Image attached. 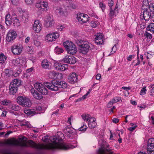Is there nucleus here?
I'll return each instance as SVG.
<instances>
[{
  "instance_id": "nucleus-1",
  "label": "nucleus",
  "mask_w": 154,
  "mask_h": 154,
  "mask_svg": "<svg viewBox=\"0 0 154 154\" xmlns=\"http://www.w3.org/2000/svg\"><path fill=\"white\" fill-rule=\"evenodd\" d=\"M52 143L44 144H37L32 140H29L27 143H22L17 140H7L5 144L10 145L20 146L21 147H30L35 148L39 150L43 149H61V138L58 136H53L49 138ZM5 143L0 142V146H4Z\"/></svg>"
},
{
  "instance_id": "nucleus-2",
  "label": "nucleus",
  "mask_w": 154,
  "mask_h": 154,
  "mask_svg": "<svg viewBox=\"0 0 154 154\" xmlns=\"http://www.w3.org/2000/svg\"><path fill=\"white\" fill-rule=\"evenodd\" d=\"M76 43L81 48L82 53L84 54H86L88 51L91 45L88 42L82 40H78L76 41Z\"/></svg>"
},
{
  "instance_id": "nucleus-3",
  "label": "nucleus",
  "mask_w": 154,
  "mask_h": 154,
  "mask_svg": "<svg viewBox=\"0 0 154 154\" xmlns=\"http://www.w3.org/2000/svg\"><path fill=\"white\" fill-rule=\"evenodd\" d=\"M63 44L68 54L74 55L77 52V48L72 42L67 41L63 42Z\"/></svg>"
},
{
  "instance_id": "nucleus-4",
  "label": "nucleus",
  "mask_w": 154,
  "mask_h": 154,
  "mask_svg": "<svg viewBox=\"0 0 154 154\" xmlns=\"http://www.w3.org/2000/svg\"><path fill=\"white\" fill-rule=\"evenodd\" d=\"M21 83L20 80L17 79L13 80L9 86V93L10 94H14L17 91V88Z\"/></svg>"
},
{
  "instance_id": "nucleus-5",
  "label": "nucleus",
  "mask_w": 154,
  "mask_h": 154,
  "mask_svg": "<svg viewBox=\"0 0 154 154\" xmlns=\"http://www.w3.org/2000/svg\"><path fill=\"white\" fill-rule=\"evenodd\" d=\"M17 102L20 105L27 107L31 106V103L29 99L23 96H20L17 98Z\"/></svg>"
},
{
  "instance_id": "nucleus-6",
  "label": "nucleus",
  "mask_w": 154,
  "mask_h": 154,
  "mask_svg": "<svg viewBox=\"0 0 154 154\" xmlns=\"http://www.w3.org/2000/svg\"><path fill=\"white\" fill-rule=\"evenodd\" d=\"M54 23V21L53 16L50 15L47 16L45 20V26L47 28L51 27Z\"/></svg>"
},
{
  "instance_id": "nucleus-7",
  "label": "nucleus",
  "mask_w": 154,
  "mask_h": 154,
  "mask_svg": "<svg viewBox=\"0 0 154 154\" xmlns=\"http://www.w3.org/2000/svg\"><path fill=\"white\" fill-rule=\"evenodd\" d=\"M34 86L36 89L43 94L47 95L48 94L47 89L42 84L39 83H36L35 84Z\"/></svg>"
},
{
  "instance_id": "nucleus-8",
  "label": "nucleus",
  "mask_w": 154,
  "mask_h": 154,
  "mask_svg": "<svg viewBox=\"0 0 154 154\" xmlns=\"http://www.w3.org/2000/svg\"><path fill=\"white\" fill-rule=\"evenodd\" d=\"M59 36V33L57 32L50 33L47 34L45 37V41L48 42L54 41Z\"/></svg>"
},
{
  "instance_id": "nucleus-9",
  "label": "nucleus",
  "mask_w": 154,
  "mask_h": 154,
  "mask_svg": "<svg viewBox=\"0 0 154 154\" xmlns=\"http://www.w3.org/2000/svg\"><path fill=\"white\" fill-rule=\"evenodd\" d=\"M109 145H106L105 147H101L98 151V154H112V149L109 147Z\"/></svg>"
},
{
  "instance_id": "nucleus-10",
  "label": "nucleus",
  "mask_w": 154,
  "mask_h": 154,
  "mask_svg": "<svg viewBox=\"0 0 154 154\" xmlns=\"http://www.w3.org/2000/svg\"><path fill=\"white\" fill-rule=\"evenodd\" d=\"M76 18L78 21L81 23H86L88 20V15L83 13H78Z\"/></svg>"
},
{
  "instance_id": "nucleus-11",
  "label": "nucleus",
  "mask_w": 154,
  "mask_h": 154,
  "mask_svg": "<svg viewBox=\"0 0 154 154\" xmlns=\"http://www.w3.org/2000/svg\"><path fill=\"white\" fill-rule=\"evenodd\" d=\"M17 34L13 30H10L8 32L6 36V40L10 42L14 40L16 38Z\"/></svg>"
},
{
  "instance_id": "nucleus-12",
  "label": "nucleus",
  "mask_w": 154,
  "mask_h": 154,
  "mask_svg": "<svg viewBox=\"0 0 154 154\" xmlns=\"http://www.w3.org/2000/svg\"><path fill=\"white\" fill-rule=\"evenodd\" d=\"M151 12L148 9H146L143 11V13L140 14V16L142 19H144L146 21H148L151 19Z\"/></svg>"
},
{
  "instance_id": "nucleus-13",
  "label": "nucleus",
  "mask_w": 154,
  "mask_h": 154,
  "mask_svg": "<svg viewBox=\"0 0 154 154\" xmlns=\"http://www.w3.org/2000/svg\"><path fill=\"white\" fill-rule=\"evenodd\" d=\"M54 66L57 70L63 71L67 69L68 68V65L66 64H62L58 62L54 63Z\"/></svg>"
},
{
  "instance_id": "nucleus-14",
  "label": "nucleus",
  "mask_w": 154,
  "mask_h": 154,
  "mask_svg": "<svg viewBox=\"0 0 154 154\" xmlns=\"http://www.w3.org/2000/svg\"><path fill=\"white\" fill-rule=\"evenodd\" d=\"M63 61L65 63L72 64L76 62V59L73 56L67 55L63 59Z\"/></svg>"
},
{
  "instance_id": "nucleus-15",
  "label": "nucleus",
  "mask_w": 154,
  "mask_h": 154,
  "mask_svg": "<svg viewBox=\"0 0 154 154\" xmlns=\"http://www.w3.org/2000/svg\"><path fill=\"white\" fill-rule=\"evenodd\" d=\"M45 85L52 91H57L59 89L58 86L56 83L54 84L53 82H47L45 84Z\"/></svg>"
},
{
  "instance_id": "nucleus-16",
  "label": "nucleus",
  "mask_w": 154,
  "mask_h": 154,
  "mask_svg": "<svg viewBox=\"0 0 154 154\" xmlns=\"http://www.w3.org/2000/svg\"><path fill=\"white\" fill-rule=\"evenodd\" d=\"M11 50L13 54L16 55H20L22 51V48L17 45L12 46Z\"/></svg>"
},
{
  "instance_id": "nucleus-17",
  "label": "nucleus",
  "mask_w": 154,
  "mask_h": 154,
  "mask_svg": "<svg viewBox=\"0 0 154 154\" xmlns=\"http://www.w3.org/2000/svg\"><path fill=\"white\" fill-rule=\"evenodd\" d=\"M42 25L38 20H35L33 26V30L37 33H38L42 29Z\"/></svg>"
},
{
  "instance_id": "nucleus-18",
  "label": "nucleus",
  "mask_w": 154,
  "mask_h": 154,
  "mask_svg": "<svg viewBox=\"0 0 154 154\" xmlns=\"http://www.w3.org/2000/svg\"><path fill=\"white\" fill-rule=\"evenodd\" d=\"M77 75L75 72L72 73L68 77V81L71 84H74L77 82Z\"/></svg>"
},
{
  "instance_id": "nucleus-19",
  "label": "nucleus",
  "mask_w": 154,
  "mask_h": 154,
  "mask_svg": "<svg viewBox=\"0 0 154 154\" xmlns=\"http://www.w3.org/2000/svg\"><path fill=\"white\" fill-rule=\"evenodd\" d=\"M30 91L33 97L36 99L40 100L43 97L42 94L38 92L37 91L35 90L33 88L31 89Z\"/></svg>"
},
{
  "instance_id": "nucleus-20",
  "label": "nucleus",
  "mask_w": 154,
  "mask_h": 154,
  "mask_svg": "<svg viewBox=\"0 0 154 154\" xmlns=\"http://www.w3.org/2000/svg\"><path fill=\"white\" fill-rule=\"evenodd\" d=\"M24 60L22 58H18L16 59H14L12 61V63L14 65L20 67L23 66L24 63Z\"/></svg>"
},
{
  "instance_id": "nucleus-21",
  "label": "nucleus",
  "mask_w": 154,
  "mask_h": 154,
  "mask_svg": "<svg viewBox=\"0 0 154 154\" xmlns=\"http://www.w3.org/2000/svg\"><path fill=\"white\" fill-rule=\"evenodd\" d=\"M103 38L102 34L98 33L96 35L95 38V43L97 45H102L104 43V41L102 39Z\"/></svg>"
},
{
  "instance_id": "nucleus-22",
  "label": "nucleus",
  "mask_w": 154,
  "mask_h": 154,
  "mask_svg": "<svg viewBox=\"0 0 154 154\" xmlns=\"http://www.w3.org/2000/svg\"><path fill=\"white\" fill-rule=\"evenodd\" d=\"M88 124L90 128H95L97 125L96 119L91 117L88 121Z\"/></svg>"
},
{
  "instance_id": "nucleus-23",
  "label": "nucleus",
  "mask_w": 154,
  "mask_h": 154,
  "mask_svg": "<svg viewBox=\"0 0 154 154\" xmlns=\"http://www.w3.org/2000/svg\"><path fill=\"white\" fill-rule=\"evenodd\" d=\"M73 129H71L69 127H66L64 130V132L67 137L70 138L72 137L73 135Z\"/></svg>"
},
{
  "instance_id": "nucleus-24",
  "label": "nucleus",
  "mask_w": 154,
  "mask_h": 154,
  "mask_svg": "<svg viewBox=\"0 0 154 154\" xmlns=\"http://www.w3.org/2000/svg\"><path fill=\"white\" fill-rule=\"evenodd\" d=\"M14 16L11 17L10 15L7 14L5 17V23L7 25L12 24V21L13 20Z\"/></svg>"
},
{
  "instance_id": "nucleus-25",
  "label": "nucleus",
  "mask_w": 154,
  "mask_h": 154,
  "mask_svg": "<svg viewBox=\"0 0 154 154\" xmlns=\"http://www.w3.org/2000/svg\"><path fill=\"white\" fill-rule=\"evenodd\" d=\"M56 84L58 86L59 88H66L67 87V84L64 81L56 82Z\"/></svg>"
},
{
  "instance_id": "nucleus-26",
  "label": "nucleus",
  "mask_w": 154,
  "mask_h": 154,
  "mask_svg": "<svg viewBox=\"0 0 154 154\" xmlns=\"http://www.w3.org/2000/svg\"><path fill=\"white\" fill-rule=\"evenodd\" d=\"M50 63L47 60H43L42 63V66L44 69H47L50 68Z\"/></svg>"
},
{
  "instance_id": "nucleus-27",
  "label": "nucleus",
  "mask_w": 154,
  "mask_h": 154,
  "mask_svg": "<svg viewBox=\"0 0 154 154\" xmlns=\"http://www.w3.org/2000/svg\"><path fill=\"white\" fill-rule=\"evenodd\" d=\"M13 20L12 21V25L14 26L15 27H17L20 25V23L18 19L16 17H14V16L13 18Z\"/></svg>"
},
{
  "instance_id": "nucleus-28",
  "label": "nucleus",
  "mask_w": 154,
  "mask_h": 154,
  "mask_svg": "<svg viewBox=\"0 0 154 154\" xmlns=\"http://www.w3.org/2000/svg\"><path fill=\"white\" fill-rule=\"evenodd\" d=\"M0 152L2 154H18L12 152L7 149H2L0 150Z\"/></svg>"
},
{
  "instance_id": "nucleus-29",
  "label": "nucleus",
  "mask_w": 154,
  "mask_h": 154,
  "mask_svg": "<svg viewBox=\"0 0 154 154\" xmlns=\"http://www.w3.org/2000/svg\"><path fill=\"white\" fill-rule=\"evenodd\" d=\"M147 30L151 32L154 33V23H151L147 27Z\"/></svg>"
},
{
  "instance_id": "nucleus-30",
  "label": "nucleus",
  "mask_w": 154,
  "mask_h": 154,
  "mask_svg": "<svg viewBox=\"0 0 154 154\" xmlns=\"http://www.w3.org/2000/svg\"><path fill=\"white\" fill-rule=\"evenodd\" d=\"M82 119L85 121L88 122L89 121L91 117L88 114H83L82 115Z\"/></svg>"
},
{
  "instance_id": "nucleus-31",
  "label": "nucleus",
  "mask_w": 154,
  "mask_h": 154,
  "mask_svg": "<svg viewBox=\"0 0 154 154\" xmlns=\"http://www.w3.org/2000/svg\"><path fill=\"white\" fill-rule=\"evenodd\" d=\"M5 72L6 75L8 77L12 76L13 75V71L12 70L6 69L5 70Z\"/></svg>"
},
{
  "instance_id": "nucleus-32",
  "label": "nucleus",
  "mask_w": 154,
  "mask_h": 154,
  "mask_svg": "<svg viewBox=\"0 0 154 154\" xmlns=\"http://www.w3.org/2000/svg\"><path fill=\"white\" fill-rule=\"evenodd\" d=\"M56 13L59 15L61 16L63 14V9L60 7L58 8H57L56 10Z\"/></svg>"
},
{
  "instance_id": "nucleus-33",
  "label": "nucleus",
  "mask_w": 154,
  "mask_h": 154,
  "mask_svg": "<svg viewBox=\"0 0 154 154\" xmlns=\"http://www.w3.org/2000/svg\"><path fill=\"white\" fill-rule=\"evenodd\" d=\"M42 1H38L35 4V7L38 8L39 10H42Z\"/></svg>"
},
{
  "instance_id": "nucleus-34",
  "label": "nucleus",
  "mask_w": 154,
  "mask_h": 154,
  "mask_svg": "<svg viewBox=\"0 0 154 154\" xmlns=\"http://www.w3.org/2000/svg\"><path fill=\"white\" fill-rule=\"evenodd\" d=\"M42 6L44 7L42 8L43 11H47L48 9V3L46 2L42 1Z\"/></svg>"
},
{
  "instance_id": "nucleus-35",
  "label": "nucleus",
  "mask_w": 154,
  "mask_h": 154,
  "mask_svg": "<svg viewBox=\"0 0 154 154\" xmlns=\"http://www.w3.org/2000/svg\"><path fill=\"white\" fill-rule=\"evenodd\" d=\"M6 60V58L4 55L2 54H0V63H3Z\"/></svg>"
},
{
  "instance_id": "nucleus-36",
  "label": "nucleus",
  "mask_w": 154,
  "mask_h": 154,
  "mask_svg": "<svg viewBox=\"0 0 154 154\" xmlns=\"http://www.w3.org/2000/svg\"><path fill=\"white\" fill-rule=\"evenodd\" d=\"M88 127L85 124V123H83V125L81 127L78 129V130L79 131H82L84 132L85 131H86Z\"/></svg>"
},
{
  "instance_id": "nucleus-37",
  "label": "nucleus",
  "mask_w": 154,
  "mask_h": 154,
  "mask_svg": "<svg viewBox=\"0 0 154 154\" xmlns=\"http://www.w3.org/2000/svg\"><path fill=\"white\" fill-rule=\"evenodd\" d=\"M147 149L148 151H151L154 150V145L147 144Z\"/></svg>"
},
{
  "instance_id": "nucleus-38",
  "label": "nucleus",
  "mask_w": 154,
  "mask_h": 154,
  "mask_svg": "<svg viewBox=\"0 0 154 154\" xmlns=\"http://www.w3.org/2000/svg\"><path fill=\"white\" fill-rule=\"evenodd\" d=\"M20 106L17 105L15 104H13L11 107V109L15 111H17L18 110L20 109Z\"/></svg>"
},
{
  "instance_id": "nucleus-39",
  "label": "nucleus",
  "mask_w": 154,
  "mask_h": 154,
  "mask_svg": "<svg viewBox=\"0 0 154 154\" xmlns=\"http://www.w3.org/2000/svg\"><path fill=\"white\" fill-rule=\"evenodd\" d=\"M110 11L109 13V17L110 18L112 19L113 17L116 16L117 12L114 10H112V8H110Z\"/></svg>"
},
{
  "instance_id": "nucleus-40",
  "label": "nucleus",
  "mask_w": 154,
  "mask_h": 154,
  "mask_svg": "<svg viewBox=\"0 0 154 154\" xmlns=\"http://www.w3.org/2000/svg\"><path fill=\"white\" fill-rule=\"evenodd\" d=\"M55 51L58 54H60L63 52V50L62 48L58 47L56 48L55 49Z\"/></svg>"
},
{
  "instance_id": "nucleus-41",
  "label": "nucleus",
  "mask_w": 154,
  "mask_h": 154,
  "mask_svg": "<svg viewBox=\"0 0 154 154\" xmlns=\"http://www.w3.org/2000/svg\"><path fill=\"white\" fill-rule=\"evenodd\" d=\"M120 100H121V98L120 97H116L111 100L114 103L119 101Z\"/></svg>"
},
{
  "instance_id": "nucleus-42",
  "label": "nucleus",
  "mask_w": 154,
  "mask_h": 154,
  "mask_svg": "<svg viewBox=\"0 0 154 154\" xmlns=\"http://www.w3.org/2000/svg\"><path fill=\"white\" fill-rule=\"evenodd\" d=\"M148 9L150 10L151 12H154V3H150L149 5V8Z\"/></svg>"
},
{
  "instance_id": "nucleus-43",
  "label": "nucleus",
  "mask_w": 154,
  "mask_h": 154,
  "mask_svg": "<svg viewBox=\"0 0 154 154\" xmlns=\"http://www.w3.org/2000/svg\"><path fill=\"white\" fill-rule=\"evenodd\" d=\"M151 0H143V5L145 6H148L149 3L151 2Z\"/></svg>"
},
{
  "instance_id": "nucleus-44",
  "label": "nucleus",
  "mask_w": 154,
  "mask_h": 154,
  "mask_svg": "<svg viewBox=\"0 0 154 154\" xmlns=\"http://www.w3.org/2000/svg\"><path fill=\"white\" fill-rule=\"evenodd\" d=\"M9 103V100H4L1 102V104L4 106H6Z\"/></svg>"
},
{
  "instance_id": "nucleus-45",
  "label": "nucleus",
  "mask_w": 154,
  "mask_h": 154,
  "mask_svg": "<svg viewBox=\"0 0 154 154\" xmlns=\"http://www.w3.org/2000/svg\"><path fill=\"white\" fill-rule=\"evenodd\" d=\"M99 6L100 8L101 9L102 11H104V10L106 8L105 5L102 2H100L99 3Z\"/></svg>"
},
{
  "instance_id": "nucleus-46",
  "label": "nucleus",
  "mask_w": 154,
  "mask_h": 154,
  "mask_svg": "<svg viewBox=\"0 0 154 154\" xmlns=\"http://www.w3.org/2000/svg\"><path fill=\"white\" fill-rule=\"evenodd\" d=\"M33 43L34 45L36 47H38L41 44L40 42L38 40H34Z\"/></svg>"
},
{
  "instance_id": "nucleus-47",
  "label": "nucleus",
  "mask_w": 154,
  "mask_h": 154,
  "mask_svg": "<svg viewBox=\"0 0 154 154\" xmlns=\"http://www.w3.org/2000/svg\"><path fill=\"white\" fill-rule=\"evenodd\" d=\"M118 45V44H115L112 47L111 53L112 54L115 53L117 50L116 46Z\"/></svg>"
},
{
  "instance_id": "nucleus-48",
  "label": "nucleus",
  "mask_w": 154,
  "mask_h": 154,
  "mask_svg": "<svg viewBox=\"0 0 154 154\" xmlns=\"http://www.w3.org/2000/svg\"><path fill=\"white\" fill-rule=\"evenodd\" d=\"M146 87H143L141 89V90L140 91V94L144 95L146 93Z\"/></svg>"
},
{
  "instance_id": "nucleus-49",
  "label": "nucleus",
  "mask_w": 154,
  "mask_h": 154,
  "mask_svg": "<svg viewBox=\"0 0 154 154\" xmlns=\"http://www.w3.org/2000/svg\"><path fill=\"white\" fill-rule=\"evenodd\" d=\"M108 4L110 8H111L114 4L113 0H108Z\"/></svg>"
},
{
  "instance_id": "nucleus-50",
  "label": "nucleus",
  "mask_w": 154,
  "mask_h": 154,
  "mask_svg": "<svg viewBox=\"0 0 154 154\" xmlns=\"http://www.w3.org/2000/svg\"><path fill=\"white\" fill-rule=\"evenodd\" d=\"M24 112L26 114H30L32 113V111L29 109H24L23 110Z\"/></svg>"
},
{
  "instance_id": "nucleus-51",
  "label": "nucleus",
  "mask_w": 154,
  "mask_h": 154,
  "mask_svg": "<svg viewBox=\"0 0 154 154\" xmlns=\"http://www.w3.org/2000/svg\"><path fill=\"white\" fill-rule=\"evenodd\" d=\"M42 141L44 142L48 143V142H49V139L48 138V136H44L42 138Z\"/></svg>"
},
{
  "instance_id": "nucleus-52",
  "label": "nucleus",
  "mask_w": 154,
  "mask_h": 154,
  "mask_svg": "<svg viewBox=\"0 0 154 154\" xmlns=\"http://www.w3.org/2000/svg\"><path fill=\"white\" fill-rule=\"evenodd\" d=\"M147 144L153 145H154V138H151L149 139Z\"/></svg>"
},
{
  "instance_id": "nucleus-53",
  "label": "nucleus",
  "mask_w": 154,
  "mask_h": 154,
  "mask_svg": "<svg viewBox=\"0 0 154 154\" xmlns=\"http://www.w3.org/2000/svg\"><path fill=\"white\" fill-rule=\"evenodd\" d=\"M144 36L147 38L151 39L152 38V36L151 34L148 33L147 31L144 34Z\"/></svg>"
},
{
  "instance_id": "nucleus-54",
  "label": "nucleus",
  "mask_w": 154,
  "mask_h": 154,
  "mask_svg": "<svg viewBox=\"0 0 154 154\" xmlns=\"http://www.w3.org/2000/svg\"><path fill=\"white\" fill-rule=\"evenodd\" d=\"M97 21H91V26L93 27L94 28L97 26Z\"/></svg>"
},
{
  "instance_id": "nucleus-55",
  "label": "nucleus",
  "mask_w": 154,
  "mask_h": 154,
  "mask_svg": "<svg viewBox=\"0 0 154 154\" xmlns=\"http://www.w3.org/2000/svg\"><path fill=\"white\" fill-rule=\"evenodd\" d=\"M27 51L29 54L33 53V48L32 47H28V48H27Z\"/></svg>"
},
{
  "instance_id": "nucleus-56",
  "label": "nucleus",
  "mask_w": 154,
  "mask_h": 154,
  "mask_svg": "<svg viewBox=\"0 0 154 154\" xmlns=\"http://www.w3.org/2000/svg\"><path fill=\"white\" fill-rule=\"evenodd\" d=\"M149 87L152 88V89L151 90V95H154V85H150Z\"/></svg>"
},
{
  "instance_id": "nucleus-57",
  "label": "nucleus",
  "mask_w": 154,
  "mask_h": 154,
  "mask_svg": "<svg viewBox=\"0 0 154 154\" xmlns=\"http://www.w3.org/2000/svg\"><path fill=\"white\" fill-rule=\"evenodd\" d=\"M64 28V27L62 25H59L57 26V29L60 31H62Z\"/></svg>"
},
{
  "instance_id": "nucleus-58",
  "label": "nucleus",
  "mask_w": 154,
  "mask_h": 154,
  "mask_svg": "<svg viewBox=\"0 0 154 154\" xmlns=\"http://www.w3.org/2000/svg\"><path fill=\"white\" fill-rule=\"evenodd\" d=\"M113 103L111 100L110 101L107 105V107L108 108H110L112 106Z\"/></svg>"
},
{
  "instance_id": "nucleus-59",
  "label": "nucleus",
  "mask_w": 154,
  "mask_h": 154,
  "mask_svg": "<svg viewBox=\"0 0 154 154\" xmlns=\"http://www.w3.org/2000/svg\"><path fill=\"white\" fill-rule=\"evenodd\" d=\"M11 1L13 4L16 5L18 3L19 0H11Z\"/></svg>"
},
{
  "instance_id": "nucleus-60",
  "label": "nucleus",
  "mask_w": 154,
  "mask_h": 154,
  "mask_svg": "<svg viewBox=\"0 0 154 154\" xmlns=\"http://www.w3.org/2000/svg\"><path fill=\"white\" fill-rule=\"evenodd\" d=\"M27 4H31L33 2V0H25Z\"/></svg>"
},
{
  "instance_id": "nucleus-61",
  "label": "nucleus",
  "mask_w": 154,
  "mask_h": 154,
  "mask_svg": "<svg viewBox=\"0 0 154 154\" xmlns=\"http://www.w3.org/2000/svg\"><path fill=\"white\" fill-rule=\"evenodd\" d=\"M137 127V125H135L133 127H131L128 128V130L131 131H133Z\"/></svg>"
},
{
  "instance_id": "nucleus-62",
  "label": "nucleus",
  "mask_w": 154,
  "mask_h": 154,
  "mask_svg": "<svg viewBox=\"0 0 154 154\" xmlns=\"http://www.w3.org/2000/svg\"><path fill=\"white\" fill-rule=\"evenodd\" d=\"M112 121V122L115 123H117L119 122V119L117 118H113Z\"/></svg>"
},
{
  "instance_id": "nucleus-63",
  "label": "nucleus",
  "mask_w": 154,
  "mask_h": 154,
  "mask_svg": "<svg viewBox=\"0 0 154 154\" xmlns=\"http://www.w3.org/2000/svg\"><path fill=\"white\" fill-rule=\"evenodd\" d=\"M57 74L55 72L53 71L51 72L50 73V75H52L53 76H55L57 75Z\"/></svg>"
},
{
  "instance_id": "nucleus-64",
  "label": "nucleus",
  "mask_w": 154,
  "mask_h": 154,
  "mask_svg": "<svg viewBox=\"0 0 154 154\" xmlns=\"http://www.w3.org/2000/svg\"><path fill=\"white\" fill-rule=\"evenodd\" d=\"M151 19H152L153 21V22H154V12H152L151 13Z\"/></svg>"
}]
</instances>
